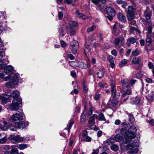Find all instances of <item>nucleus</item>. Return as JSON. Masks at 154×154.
Masks as SVG:
<instances>
[{
  "label": "nucleus",
  "mask_w": 154,
  "mask_h": 154,
  "mask_svg": "<svg viewBox=\"0 0 154 154\" xmlns=\"http://www.w3.org/2000/svg\"><path fill=\"white\" fill-rule=\"evenodd\" d=\"M122 135L124 137L122 139V141L125 143H127L131 142L132 139H134L136 137L135 133L137 129L135 126L132 125L130 126L128 131L127 127H124L121 128L120 131Z\"/></svg>",
  "instance_id": "obj_1"
},
{
  "label": "nucleus",
  "mask_w": 154,
  "mask_h": 154,
  "mask_svg": "<svg viewBox=\"0 0 154 154\" xmlns=\"http://www.w3.org/2000/svg\"><path fill=\"white\" fill-rule=\"evenodd\" d=\"M136 80L133 79L130 82L128 81H125L124 80L121 81V83L123 87L122 93V97H126V98H124L125 100H127L128 98V95L131 94V86L134 85L136 82Z\"/></svg>",
  "instance_id": "obj_2"
},
{
  "label": "nucleus",
  "mask_w": 154,
  "mask_h": 154,
  "mask_svg": "<svg viewBox=\"0 0 154 154\" xmlns=\"http://www.w3.org/2000/svg\"><path fill=\"white\" fill-rule=\"evenodd\" d=\"M22 99L21 98L17 99H14L12 103L9 106V107L12 110H17L19 108L22 106Z\"/></svg>",
  "instance_id": "obj_3"
},
{
  "label": "nucleus",
  "mask_w": 154,
  "mask_h": 154,
  "mask_svg": "<svg viewBox=\"0 0 154 154\" xmlns=\"http://www.w3.org/2000/svg\"><path fill=\"white\" fill-rule=\"evenodd\" d=\"M116 82L114 81H112L110 85L111 96L114 99H118L120 97V93L116 91Z\"/></svg>",
  "instance_id": "obj_4"
},
{
  "label": "nucleus",
  "mask_w": 154,
  "mask_h": 154,
  "mask_svg": "<svg viewBox=\"0 0 154 154\" xmlns=\"http://www.w3.org/2000/svg\"><path fill=\"white\" fill-rule=\"evenodd\" d=\"M18 113L14 114L9 119V121L14 122L15 121L21 120L23 119V112L22 110H20Z\"/></svg>",
  "instance_id": "obj_5"
},
{
  "label": "nucleus",
  "mask_w": 154,
  "mask_h": 154,
  "mask_svg": "<svg viewBox=\"0 0 154 154\" xmlns=\"http://www.w3.org/2000/svg\"><path fill=\"white\" fill-rule=\"evenodd\" d=\"M11 80L9 82H7L5 83V86L8 88H14V86L17 85V79L16 78H14L12 77Z\"/></svg>",
  "instance_id": "obj_6"
},
{
  "label": "nucleus",
  "mask_w": 154,
  "mask_h": 154,
  "mask_svg": "<svg viewBox=\"0 0 154 154\" xmlns=\"http://www.w3.org/2000/svg\"><path fill=\"white\" fill-rule=\"evenodd\" d=\"M79 44L77 41L75 40L72 41L70 43V48L73 54L77 53V50L78 48Z\"/></svg>",
  "instance_id": "obj_7"
},
{
  "label": "nucleus",
  "mask_w": 154,
  "mask_h": 154,
  "mask_svg": "<svg viewBox=\"0 0 154 154\" xmlns=\"http://www.w3.org/2000/svg\"><path fill=\"white\" fill-rule=\"evenodd\" d=\"M29 125V123L25 121L19 122H16L15 125L19 129H23L25 128Z\"/></svg>",
  "instance_id": "obj_8"
},
{
  "label": "nucleus",
  "mask_w": 154,
  "mask_h": 154,
  "mask_svg": "<svg viewBox=\"0 0 154 154\" xmlns=\"http://www.w3.org/2000/svg\"><path fill=\"white\" fill-rule=\"evenodd\" d=\"M134 15V8L132 6H130L128 7L127 16L129 20H131L133 18Z\"/></svg>",
  "instance_id": "obj_9"
},
{
  "label": "nucleus",
  "mask_w": 154,
  "mask_h": 154,
  "mask_svg": "<svg viewBox=\"0 0 154 154\" xmlns=\"http://www.w3.org/2000/svg\"><path fill=\"white\" fill-rule=\"evenodd\" d=\"M137 39L136 37H133L128 38L127 40V42L126 43V45L128 47L131 46V44H133L136 42L138 44V42L137 41Z\"/></svg>",
  "instance_id": "obj_10"
},
{
  "label": "nucleus",
  "mask_w": 154,
  "mask_h": 154,
  "mask_svg": "<svg viewBox=\"0 0 154 154\" xmlns=\"http://www.w3.org/2000/svg\"><path fill=\"white\" fill-rule=\"evenodd\" d=\"M129 143L126 146V148L128 149H131L135 146H138L140 145L139 141L138 139H135L134 142L131 144Z\"/></svg>",
  "instance_id": "obj_11"
},
{
  "label": "nucleus",
  "mask_w": 154,
  "mask_h": 154,
  "mask_svg": "<svg viewBox=\"0 0 154 154\" xmlns=\"http://www.w3.org/2000/svg\"><path fill=\"white\" fill-rule=\"evenodd\" d=\"M66 32L71 36H74L75 34V29L74 27L67 26L66 27Z\"/></svg>",
  "instance_id": "obj_12"
},
{
  "label": "nucleus",
  "mask_w": 154,
  "mask_h": 154,
  "mask_svg": "<svg viewBox=\"0 0 154 154\" xmlns=\"http://www.w3.org/2000/svg\"><path fill=\"white\" fill-rule=\"evenodd\" d=\"M10 139L12 143H19L22 140L18 136L14 135L10 136Z\"/></svg>",
  "instance_id": "obj_13"
},
{
  "label": "nucleus",
  "mask_w": 154,
  "mask_h": 154,
  "mask_svg": "<svg viewBox=\"0 0 154 154\" xmlns=\"http://www.w3.org/2000/svg\"><path fill=\"white\" fill-rule=\"evenodd\" d=\"M105 13L108 15H112L113 16H115V12L114 9L109 7H107L105 8Z\"/></svg>",
  "instance_id": "obj_14"
},
{
  "label": "nucleus",
  "mask_w": 154,
  "mask_h": 154,
  "mask_svg": "<svg viewBox=\"0 0 154 154\" xmlns=\"http://www.w3.org/2000/svg\"><path fill=\"white\" fill-rule=\"evenodd\" d=\"M12 77L14 78H16L17 79L18 78L20 77V75L18 73H16L14 74H12L11 75H8L7 76L3 78V80L5 81H7L9 79L11 80V78H12Z\"/></svg>",
  "instance_id": "obj_15"
},
{
  "label": "nucleus",
  "mask_w": 154,
  "mask_h": 154,
  "mask_svg": "<svg viewBox=\"0 0 154 154\" xmlns=\"http://www.w3.org/2000/svg\"><path fill=\"white\" fill-rule=\"evenodd\" d=\"M4 69V72L6 74H9L13 72V67L11 65L6 66L3 69Z\"/></svg>",
  "instance_id": "obj_16"
},
{
  "label": "nucleus",
  "mask_w": 154,
  "mask_h": 154,
  "mask_svg": "<svg viewBox=\"0 0 154 154\" xmlns=\"http://www.w3.org/2000/svg\"><path fill=\"white\" fill-rule=\"evenodd\" d=\"M98 118V115L96 114H94L90 116L89 119L88 123L91 125L95 124V119Z\"/></svg>",
  "instance_id": "obj_17"
},
{
  "label": "nucleus",
  "mask_w": 154,
  "mask_h": 154,
  "mask_svg": "<svg viewBox=\"0 0 154 154\" xmlns=\"http://www.w3.org/2000/svg\"><path fill=\"white\" fill-rule=\"evenodd\" d=\"M9 62L7 58L0 60V69H3Z\"/></svg>",
  "instance_id": "obj_18"
},
{
  "label": "nucleus",
  "mask_w": 154,
  "mask_h": 154,
  "mask_svg": "<svg viewBox=\"0 0 154 154\" xmlns=\"http://www.w3.org/2000/svg\"><path fill=\"white\" fill-rule=\"evenodd\" d=\"M118 103L117 100L110 98L108 102V105L110 106H116Z\"/></svg>",
  "instance_id": "obj_19"
},
{
  "label": "nucleus",
  "mask_w": 154,
  "mask_h": 154,
  "mask_svg": "<svg viewBox=\"0 0 154 154\" xmlns=\"http://www.w3.org/2000/svg\"><path fill=\"white\" fill-rule=\"evenodd\" d=\"M124 38L122 36L116 38L115 40L114 43L116 45H118L119 44L120 42L122 44L125 43Z\"/></svg>",
  "instance_id": "obj_20"
},
{
  "label": "nucleus",
  "mask_w": 154,
  "mask_h": 154,
  "mask_svg": "<svg viewBox=\"0 0 154 154\" xmlns=\"http://www.w3.org/2000/svg\"><path fill=\"white\" fill-rule=\"evenodd\" d=\"M126 114L128 116V119L129 122L131 123H133L135 120V118L133 114L132 113H129L127 112H126Z\"/></svg>",
  "instance_id": "obj_21"
},
{
  "label": "nucleus",
  "mask_w": 154,
  "mask_h": 154,
  "mask_svg": "<svg viewBox=\"0 0 154 154\" xmlns=\"http://www.w3.org/2000/svg\"><path fill=\"white\" fill-rule=\"evenodd\" d=\"M0 98L4 103H7L9 100V97L6 94H2L0 96Z\"/></svg>",
  "instance_id": "obj_22"
},
{
  "label": "nucleus",
  "mask_w": 154,
  "mask_h": 154,
  "mask_svg": "<svg viewBox=\"0 0 154 154\" xmlns=\"http://www.w3.org/2000/svg\"><path fill=\"white\" fill-rule=\"evenodd\" d=\"M76 17L79 18H82L83 20L86 19L87 17L85 15H84L82 13H79L78 11H77L75 12Z\"/></svg>",
  "instance_id": "obj_23"
},
{
  "label": "nucleus",
  "mask_w": 154,
  "mask_h": 154,
  "mask_svg": "<svg viewBox=\"0 0 154 154\" xmlns=\"http://www.w3.org/2000/svg\"><path fill=\"white\" fill-rule=\"evenodd\" d=\"M10 96L11 97L14 98V99H17L18 98H17L19 96L20 92L19 91L15 90L11 94Z\"/></svg>",
  "instance_id": "obj_24"
},
{
  "label": "nucleus",
  "mask_w": 154,
  "mask_h": 154,
  "mask_svg": "<svg viewBox=\"0 0 154 154\" xmlns=\"http://www.w3.org/2000/svg\"><path fill=\"white\" fill-rule=\"evenodd\" d=\"M117 17L119 20L122 22H124L126 20L125 17L122 13H119L117 14Z\"/></svg>",
  "instance_id": "obj_25"
},
{
  "label": "nucleus",
  "mask_w": 154,
  "mask_h": 154,
  "mask_svg": "<svg viewBox=\"0 0 154 154\" xmlns=\"http://www.w3.org/2000/svg\"><path fill=\"white\" fill-rule=\"evenodd\" d=\"M86 118V109L84 110L81 114L80 116V121L81 123H82L85 121Z\"/></svg>",
  "instance_id": "obj_26"
},
{
  "label": "nucleus",
  "mask_w": 154,
  "mask_h": 154,
  "mask_svg": "<svg viewBox=\"0 0 154 154\" xmlns=\"http://www.w3.org/2000/svg\"><path fill=\"white\" fill-rule=\"evenodd\" d=\"M122 138V135L119 133L117 134L116 136L114 137V138L116 141L119 142L120 141Z\"/></svg>",
  "instance_id": "obj_27"
},
{
  "label": "nucleus",
  "mask_w": 154,
  "mask_h": 154,
  "mask_svg": "<svg viewBox=\"0 0 154 154\" xmlns=\"http://www.w3.org/2000/svg\"><path fill=\"white\" fill-rule=\"evenodd\" d=\"M98 120L99 121H106V119L105 118L104 115L103 113L102 112L100 113L98 116Z\"/></svg>",
  "instance_id": "obj_28"
},
{
  "label": "nucleus",
  "mask_w": 154,
  "mask_h": 154,
  "mask_svg": "<svg viewBox=\"0 0 154 154\" xmlns=\"http://www.w3.org/2000/svg\"><path fill=\"white\" fill-rule=\"evenodd\" d=\"M152 27L151 26H149L147 29V32L146 33V35L149 36H152Z\"/></svg>",
  "instance_id": "obj_29"
},
{
  "label": "nucleus",
  "mask_w": 154,
  "mask_h": 154,
  "mask_svg": "<svg viewBox=\"0 0 154 154\" xmlns=\"http://www.w3.org/2000/svg\"><path fill=\"white\" fill-rule=\"evenodd\" d=\"M78 25V23L76 21H70L69 22V23L68 26H69L71 27H77Z\"/></svg>",
  "instance_id": "obj_30"
},
{
  "label": "nucleus",
  "mask_w": 154,
  "mask_h": 154,
  "mask_svg": "<svg viewBox=\"0 0 154 154\" xmlns=\"http://www.w3.org/2000/svg\"><path fill=\"white\" fill-rule=\"evenodd\" d=\"M119 27L120 28H122L123 27V26L122 24H120V23H117L116 22L115 24L113 26V29L114 30L116 31V29H117V28Z\"/></svg>",
  "instance_id": "obj_31"
},
{
  "label": "nucleus",
  "mask_w": 154,
  "mask_h": 154,
  "mask_svg": "<svg viewBox=\"0 0 154 154\" xmlns=\"http://www.w3.org/2000/svg\"><path fill=\"white\" fill-rule=\"evenodd\" d=\"M8 128L12 131H16L17 130V127L11 125L9 124L8 125Z\"/></svg>",
  "instance_id": "obj_32"
},
{
  "label": "nucleus",
  "mask_w": 154,
  "mask_h": 154,
  "mask_svg": "<svg viewBox=\"0 0 154 154\" xmlns=\"http://www.w3.org/2000/svg\"><path fill=\"white\" fill-rule=\"evenodd\" d=\"M147 99L150 100H152L154 99V92L152 91L146 96Z\"/></svg>",
  "instance_id": "obj_33"
},
{
  "label": "nucleus",
  "mask_w": 154,
  "mask_h": 154,
  "mask_svg": "<svg viewBox=\"0 0 154 154\" xmlns=\"http://www.w3.org/2000/svg\"><path fill=\"white\" fill-rule=\"evenodd\" d=\"M74 122L72 121H69V124L67 125V127L66 128V129L68 131H70L72 125L74 124Z\"/></svg>",
  "instance_id": "obj_34"
},
{
  "label": "nucleus",
  "mask_w": 154,
  "mask_h": 154,
  "mask_svg": "<svg viewBox=\"0 0 154 154\" xmlns=\"http://www.w3.org/2000/svg\"><path fill=\"white\" fill-rule=\"evenodd\" d=\"M97 74L99 78H101L103 77L104 74V72L103 70H99V72L97 73Z\"/></svg>",
  "instance_id": "obj_35"
},
{
  "label": "nucleus",
  "mask_w": 154,
  "mask_h": 154,
  "mask_svg": "<svg viewBox=\"0 0 154 154\" xmlns=\"http://www.w3.org/2000/svg\"><path fill=\"white\" fill-rule=\"evenodd\" d=\"M111 149L112 150L116 152L119 149V146L117 145L113 144L111 146Z\"/></svg>",
  "instance_id": "obj_36"
},
{
  "label": "nucleus",
  "mask_w": 154,
  "mask_h": 154,
  "mask_svg": "<svg viewBox=\"0 0 154 154\" xmlns=\"http://www.w3.org/2000/svg\"><path fill=\"white\" fill-rule=\"evenodd\" d=\"M113 59V58H108V60L110 63V66L112 68H114L115 66L114 60Z\"/></svg>",
  "instance_id": "obj_37"
},
{
  "label": "nucleus",
  "mask_w": 154,
  "mask_h": 154,
  "mask_svg": "<svg viewBox=\"0 0 154 154\" xmlns=\"http://www.w3.org/2000/svg\"><path fill=\"white\" fill-rule=\"evenodd\" d=\"M140 54V51L137 49L136 50L134 51H133L132 52L131 54L133 56H136Z\"/></svg>",
  "instance_id": "obj_38"
},
{
  "label": "nucleus",
  "mask_w": 154,
  "mask_h": 154,
  "mask_svg": "<svg viewBox=\"0 0 154 154\" xmlns=\"http://www.w3.org/2000/svg\"><path fill=\"white\" fill-rule=\"evenodd\" d=\"M11 154H18V151L17 149L15 148H12L10 152Z\"/></svg>",
  "instance_id": "obj_39"
},
{
  "label": "nucleus",
  "mask_w": 154,
  "mask_h": 154,
  "mask_svg": "<svg viewBox=\"0 0 154 154\" xmlns=\"http://www.w3.org/2000/svg\"><path fill=\"white\" fill-rule=\"evenodd\" d=\"M64 2L68 4H71L73 6H74L75 0H65Z\"/></svg>",
  "instance_id": "obj_40"
},
{
  "label": "nucleus",
  "mask_w": 154,
  "mask_h": 154,
  "mask_svg": "<svg viewBox=\"0 0 154 154\" xmlns=\"http://www.w3.org/2000/svg\"><path fill=\"white\" fill-rule=\"evenodd\" d=\"M128 60L127 59H124L122 60L119 64V66L120 67H122L125 65L127 63Z\"/></svg>",
  "instance_id": "obj_41"
},
{
  "label": "nucleus",
  "mask_w": 154,
  "mask_h": 154,
  "mask_svg": "<svg viewBox=\"0 0 154 154\" xmlns=\"http://www.w3.org/2000/svg\"><path fill=\"white\" fill-rule=\"evenodd\" d=\"M121 125L122 127L123 128L126 127L127 128L130 126V124L127 121H125V122L122 123Z\"/></svg>",
  "instance_id": "obj_42"
},
{
  "label": "nucleus",
  "mask_w": 154,
  "mask_h": 154,
  "mask_svg": "<svg viewBox=\"0 0 154 154\" xmlns=\"http://www.w3.org/2000/svg\"><path fill=\"white\" fill-rule=\"evenodd\" d=\"M138 152V150L137 149H133L131 150L128 152V154H133L134 153H136Z\"/></svg>",
  "instance_id": "obj_43"
},
{
  "label": "nucleus",
  "mask_w": 154,
  "mask_h": 154,
  "mask_svg": "<svg viewBox=\"0 0 154 154\" xmlns=\"http://www.w3.org/2000/svg\"><path fill=\"white\" fill-rule=\"evenodd\" d=\"M27 145L26 144H20L19 145V148L20 150H23L27 148Z\"/></svg>",
  "instance_id": "obj_44"
},
{
  "label": "nucleus",
  "mask_w": 154,
  "mask_h": 154,
  "mask_svg": "<svg viewBox=\"0 0 154 154\" xmlns=\"http://www.w3.org/2000/svg\"><path fill=\"white\" fill-rule=\"evenodd\" d=\"M83 140L87 142H90L91 141V137L87 135L84 137Z\"/></svg>",
  "instance_id": "obj_45"
},
{
  "label": "nucleus",
  "mask_w": 154,
  "mask_h": 154,
  "mask_svg": "<svg viewBox=\"0 0 154 154\" xmlns=\"http://www.w3.org/2000/svg\"><path fill=\"white\" fill-rule=\"evenodd\" d=\"M59 32L60 34V35L61 37L64 36L65 34H63L64 31L62 27H60L59 29Z\"/></svg>",
  "instance_id": "obj_46"
},
{
  "label": "nucleus",
  "mask_w": 154,
  "mask_h": 154,
  "mask_svg": "<svg viewBox=\"0 0 154 154\" xmlns=\"http://www.w3.org/2000/svg\"><path fill=\"white\" fill-rule=\"evenodd\" d=\"M151 36H149L146 35L147 38L146 42L148 45H149L152 42V39L150 38Z\"/></svg>",
  "instance_id": "obj_47"
},
{
  "label": "nucleus",
  "mask_w": 154,
  "mask_h": 154,
  "mask_svg": "<svg viewBox=\"0 0 154 154\" xmlns=\"http://www.w3.org/2000/svg\"><path fill=\"white\" fill-rule=\"evenodd\" d=\"M95 25H93L91 27L88 28L87 29V31L88 32H90L93 31L96 28Z\"/></svg>",
  "instance_id": "obj_48"
},
{
  "label": "nucleus",
  "mask_w": 154,
  "mask_h": 154,
  "mask_svg": "<svg viewBox=\"0 0 154 154\" xmlns=\"http://www.w3.org/2000/svg\"><path fill=\"white\" fill-rule=\"evenodd\" d=\"M140 62V60L139 58H133L132 61V62L134 64H138Z\"/></svg>",
  "instance_id": "obj_49"
},
{
  "label": "nucleus",
  "mask_w": 154,
  "mask_h": 154,
  "mask_svg": "<svg viewBox=\"0 0 154 154\" xmlns=\"http://www.w3.org/2000/svg\"><path fill=\"white\" fill-rule=\"evenodd\" d=\"M145 14L146 19L148 20H149L151 16V13L149 12L146 13V12H145Z\"/></svg>",
  "instance_id": "obj_50"
},
{
  "label": "nucleus",
  "mask_w": 154,
  "mask_h": 154,
  "mask_svg": "<svg viewBox=\"0 0 154 154\" xmlns=\"http://www.w3.org/2000/svg\"><path fill=\"white\" fill-rule=\"evenodd\" d=\"M146 121L151 125H154V120L153 119H147Z\"/></svg>",
  "instance_id": "obj_51"
},
{
  "label": "nucleus",
  "mask_w": 154,
  "mask_h": 154,
  "mask_svg": "<svg viewBox=\"0 0 154 154\" xmlns=\"http://www.w3.org/2000/svg\"><path fill=\"white\" fill-rule=\"evenodd\" d=\"M7 141V137H5L2 139H0V143H4Z\"/></svg>",
  "instance_id": "obj_52"
},
{
  "label": "nucleus",
  "mask_w": 154,
  "mask_h": 154,
  "mask_svg": "<svg viewBox=\"0 0 154 154\" xmlns=\"http://www.w3.org/2000/svg\"><path fill=\"white\" fill-rule=\"evenodd\" d=\"M101 95L100 94H98L95 95L94 98L95 100H97L101 98Z\"/></svg>",
  "instance_id": "obj_53"
},
{
  "label": "nucleus",
  "mask_w": 154,
  "mask_h": 154,
  "mask_svg": "<svg viewBox=\"0 0 154 154\" xmlns=\"http://www.w3.org/2000/svg\"><path fill=\"white\" fill-rule=\"evenodd\" d=\"M2 148L5 150H8L10 149V146L9 145H5L2 146Z\"/></svg>",
  "instance_id": "obj_54"
},
{
  "label": "nucleus",
  "mask_w": 154,
  "mask_h": 154,
  "mask_svg": "<svg viewBox=\"0 0 154 154\" xmlns=\"http://www.w3.org/2000/svg\"><path fill=\"white\" fill-rule=\"evenodd\" d=\"M122 4V7L126 10V7L128 5L127 2L124 1Z\"/></svg>",
  "instance_id": "obj_55"
},
{
  "label": "nucleus",
  "mask_w": 154,
  "mask_h": 154,
  "mask_svg": "<svg viewBox=\"0 0 154 154\" xmlns=\"http://www.w3.org/2000/svg\"><path fill=\"white\" fill-rule=\"evenodd\" d=\"M83 92L85 93H86L88 91V89L87 86L85 84H83Z\"/></svg>",
  "instance_id": "obj_56"
},
{
  "label": "nucleus",
  "mask_w": 154,
  "mask_h": 154,
  "mask_svg": "<svg viewBox=\"0 0 154 154\" xmlns=\"http://www.w3.org/2000/svg\"><path fill=\"white\" fill-rule=\"evenodd\" d=\"M63 16V13L62 12H59L58 13V17L59 20H61Z\"/></svg>",
  "instance_id": "obj_57"
},
{
  "label": "nucleus",
  "mask_w": 154,
  "mask_h": 154,
  "mask_svg": "<svg viewBox=\"0 0 154 154\" xmlns=\"http://www.w3.org/2000/svg\"><path fill=\"white\" fill-rule=\"evenodd\" d=\"M130 29L131 30L136 31L139 33H140V30L134 27L131 26L130 27Z\"/></svg>",
  "instance_id": "obj_58"
},
{
  "label": "nucleus",
  "mask_w": 154,
  "mask_h": 154,
  "mask_svg": "<svg viewBox=\"0 0 154 154\" xmlns=\"http://www.w3.org/2000/svg\"><path fill=\"white\" fill-rule=\"evenodd\" d=\"M154 66L152 62H149L148 63V67L150 69H152L153 68Z\"/></svg>",
  "instance_id": "obj_59"
},
{
  "label": "nucleus",
  "mask_w": 154,
  "mask_h": 154,
  "mask_svg": "<svg viewBox=\"0 0 154 154\" xmlns=\"http://www.w3.org/2000/svg\"><path fill=\"white\" fill-rule=\"evenodd\" d=\"M61 45L62 47H64L67 45V44L66 43L63 41H60Z\"/></svg>",
  "instance_id": "obj_60"
},
{
  "label": "nucleus",
  "mask_w": 154,
  "mask_h": 154,
  "mask_svg": "<svg viewBox=\"0 0 154 154\" xmlns=\"http://www.w3.org/2000/svg\"><path fill=\"white\" fill-rule=\"evenodd\" d=\"M131 51V50L130 49H128L125 54V55L126 57H128L129 56V55L130 54Z\"/></svg>",
  "instance_id": "obj_61"
},
{
  "label": "nucleus",
  "mask_w": 154,
  "mask_h": 154,
  "mask_svg": "<svg viewBox=\"0 0 154 154\" xmlns=\"http://www.w3.org/2000/svg\"><path fill=\"white\" fill-rule=\"evenodd\" d=\"M93 112V109L92 107H91L89 109V111L88 112V115L90 116L91 115Z\"/></svg>",
  "instance_id": "obj_62"
},
{
  "label": "nucleus",
  "mask_w": 154,
  "mask_h": 154,
  "mask_svg": "<svg viewBox=\"0 0 154 154\" xmlns=\"http://www.w3.org/2000/svg\"><path fill=\"white\" fill-rule=\"evenodd\" d=\"M79 91H78L76 89H75L73 91H72L70 93L71 94H73V93L75 94H77L78 93Z\"/></svg>",
  "instance_id": "obj_63"
},
{
  "label": "nucleus",
  "mask_w": 154,
  "mask_h": 154,
  "mask_svg": "<svg viewBox=\"0 0 154 154\" xmlns=\"http://www.w3.org/2000/svg\"><path fill=\"white\" fill-rule=\"evenodd\" d=\"M82 136L83 138L88 135V132L86 130H85L82 133Z\"/></svg>",
  "instance_id": "obj_64"
}]
</instances>
